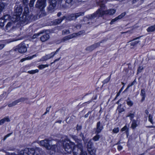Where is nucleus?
Listing matches in <instances>:
<instances>
[{"label": "nucleus", "instance_id": "1", "mask_svg": "<svg viewBox=\"0 0 155 155\" xmlns=\"http://www.w3.org/2000/svg\"><path fill=\"white\" fill-rule=\"evenodd\" d=\"M63 147L65 150L68 153H70L73 151L74 155H87L85 151L82 150L81 145L79 143L77 146H74V143L69 140H67L63 143Z\"/></svg>", "mask_w": 155, "mask_h": 155}, {"label": "nucleus", "instance_id": "2", "mask_svg": "<svg viewBox=\"0 0 155 155\" xmlns=\"http://www.w3.org/2000/svg\"><path fill=\"white\" fill-rule=\"evenodd\" d=\"M107 0H103V1L104 3L102 4L101 3L100 4L101 8L100 9L98 10L96 13L92 15V16L94 17L102 16L104 15H114L116 12V10L115 9H111L106 11H104V3L106 2Z\"/></svg>", "mask_w": 155, "mask_h": 155}, {"label": "nucleus", "instance_id": "3", "mask_svg": "<svg viewBox=\"0 0 155 155\" xmlns=\"http://www.w3.org/2000/svg\"><path fill=\"white\" fill-rule=\"evenodd\" d=\"M51 142L47 139L41 140L39 143V144L41 146H45L47 149L48 150L51 149L54 151L55 150L54 148H55L56 146L55 145L51 146Z\"/></svg>", "mask_w": 155, "mask_h": 155}, {"label": "nucleus", "instance_id": "4", "mask_svg": "<svg viewBox=\"0 0 155 155\" xmlns=\"http://www.w3.org/2000/svg\"><path fill=\"white\" fill-rule=\"evenodd\" d=\"M22 9L21 8H18L15 10V13L11 20L13 22L18 21L20 19V16L21 14Z\"/></svg>", "mask_w": 155, "mask_h": 155}, {"label": "nucleus", "instance_id": "5", "mask_svg": "<svg viewBox=\"0 0 155 155\" xmlns=\"http://www.w3.org/2000/svg\"><path fill=\"white\" fill-rule=\"evenodd\" d=\"M18 50L20 53H23L27 51V48L24 43H21L19 44L17 47Z\"/></svg>", "mask_w": 155, "mask_h": 155}, {"label": "nucleus", "instance_id": "6", "mask_svg": "<svg viewBox=\"0 0 155 155\" xmlns=\"http://www.w3.org/2000/svg\"><path fill=\"white\" fill-rule=\"evenodd\" d=\"M56 52H53L49 54L43 56L40 59L41 61H46L52 58L55 55Z\"/></svg>", "mask_w": 155, "mask_h": 155}, {"label": "nucleus", "instance_id": "7", "mask_svg": "<svg viewBox=\"0 0 155 155\" xmlns=\"http://www.w3.org/2000/svg\"><path fill=\"white\" fill-rule=\"evenodd\" d=\"M80 35V34L79 33H73L71 35H69L64 37L63 40V41H65L73 38L76 37Z\"/></svg>", "mask_w": 155, "mask_h": 155}, {"label": "nucleus", "instance_id": "8", "mask_svg": "<svg viewBox=\"0 0 155 155\" xmlns=\"http://www.w3.org/2000/svg\"><path fill=\"white\" fill-rule=\"evenodd\" d=\"M45 1L46 0H38L36 5V6L40 8L45 7L46 6Z\"/></svg>", "mask_w": 155, "mask_h": 155}, {"label": "nucleus", "instance_id": "9", "mask_svg": "<svg viewBox=\"0 0 155 155\" xmlns=\"http://www.w3.org/2000/svg\"><path fill=\"white\" fill-rule=\"evenodd\" d=\"M26 100V99L24 98H21L18 99L14 102H13L12 103L8 105V106L10 107H11L13 106H15L17 104L23 102Z\"/></svg>", "mask_w": 155, "mask_h": 155}, {"label": "nucleus", "instance_id": "10", "mask_svg": "<svg viewBox=\"0 0 155 155\" xmlns=\"http://www.w3.org/2000/svg\"><path fill=\"white\" fill-rule=\"evenodd\" d=\"M24 153H27L28 155H34L35 151L33 149H25L24 151Z\"/></svg>", "mask_w": 155, "mask_h": 155}, {"label": "nucleus", "instance_id": "11", "mask_svg": "<svg viewBox=\"0 0 155 155\" xmlns=\"http://www.w3.org/2000/svg\"><path fill=\"white\" fill-rule=\"evenodd\" d=\"M141 37H139L134 39V40L130 43L131 45L134 46L139 43L140 42V39Z\"/></svg>", "mask_w": 155, "mask_h": 155}, {"label": "nucleus", "instance_id": "12", "mask_svg": "<svg viewBox=\"0 0 155 155\" xmlns=\"http://www.w3.org/2000/svg\"><path fill=\"white\" fill-rule=\"evenodd\" d=\"M84 13H77L75 14H72L71 15V18L70 19L71 20H74L78 16L80 15H84Z\"/></svg>", "mask_w": 155, "mask_h": 155}, {"label": "nucleus", "instance_id": "13", "mask_svg": "<svg viewBox=\"0 0 155 155\" xmlns=\"http://www.w3.org/2000/svg\"><path fill=\"white\" fill-rule=\"evenodd\" d=\"M49 38V35L48 34H45L41 37V40L42 41H45Z\"/></svg>", "mask_w": 155, "mask_h": 155}, {"label": "nucleus", "instance_id": "14", "mask_svg": "<svg viewBox=\"0 0 155 155\" xmlns=\"http://www.w3.org/2000/svg\"><path fill=\"white\" fill-rule=\"evenodd\" d=\"M99 46V44L98 43H96L90 47H88L87 49L88 50L92 51L94 49V48L98 47Z\"/></svg>", "mask_w": 155, "mask_h": 155}, {"label": "nucleus", "instance_id": "15", "mask_svg": "<svg viewBox=\"0 0 155 155\" xmlns=\"http://www.w3.org/2000/svg\"><path fill=\"white\" fill-rule=\"evenodd\" d=\"M10 120L7 117H6L0 120V125L3 124L5 122H9Z\"/></svg>", "mask_w": 155, "mask_h": 155}, {"label": "nucleus", "instance_id": "16", "mask_svg": "<svg viewBox=\"0 0 155 155\" xmlns=\"http://www.w3.org/2000/svg\"><path fill=\"white\" fill-rule=\"evenodd\" d=\"M148 32H153L155 31V25L149 27L147 29Z\"/></svg>", "mask_w": 155, "mask_h": 155}, {"label": "nucleus", "instance_id": "17", "mask_svg": "<svg viewBox=\"0 0 155 155\" xmlns=\"http://www.w3.org/2000/svg\"><path fill=\"white\" fill-rule=\"evenodd\" d=\"M34 57V55H33L32 56H28L27 57L23 58L20 60V61L21 62H22L25 61L31 60Z\"/></svg>", "mask_w": 155, "mask_h": 155}, {"label": "nucleus", "instance_id": "18", "mask_svg": "<svg viewBox=\"0 0 155 155\" xmlns=\"http://www.w3.org/2000/svg\"><path fill=\"white\" fill-rule=\"evenodd\" d=\"M39 72V70L36 69L34 70H31L28 71V73L30 74H34L35 73H37Z\"/></svg>", "mask_w": 155, "mask_h": 155}, {"label": "nucleus", "instance_id": "19", "mask_svg": "<svg viewBox=\"0 0 155 155\" xmlns=\"http://www.w3.org/2000/svg\"><path fill=\"white\" fill-rule=\"evenodd\" d=\"M128 128L126 125H125L124 127L120 130L121 131L124 132L125 131L127 133H128Z\"/></svg>", "mask_w": 155, "mask_h": 155}, {"label": "nucleus", "instance_id": "20", "mask_svg": "<svg viewBox=\"0 0 155 155\" xmlns=\"http://www.w3.org/2000/svg\"><path fill=\"white\" fill-rule=\"evenodd\" d=\"M137 121L135 120H133L132 122L131 127L133 129H134L137 127Z\"/></svg>", "mask_w": 155, "mask_h": 155}, {"label": "nucleus", "instance_id": "21", "mask_svg": "<svg viewBox=\"0 0 155 155\" xmlns=\"http://www.w3.org/2000/svg\"><path fill=\"white\" fill-rule=\"evenodd\" d=\"M48 64H41L39 65L38 67L39 69L40 70L42 69L48 67Z\"/></svg>", "mask_w": 155, "mask_h": 155}, {"label": "nucleus", "instance_id": "22", "mask_svg": "<svg viewBox=\"0 0 155 155\" xmlns=\"http://www.w3.org/2000/svg\"><path fill=\"white\" fill-rule=\"evenodd\" d=\"M141 95L142 97V101H143L145 98V91L144 90L142 89L141 91Z\"/></svg>", "mask_w": 155, "mask_h": 155}, {"label": "nucleus", "instance_id": "23", "mask_svg": "<svg viewBox=\"0 0 155 155\" xmlns=\"http://www.w3.org/2000/svg\"><path fill=\"white\" fill-rule=\"evenodd\" d=\"M127 104L130 107L132 106L133 104V101H131L129 98H128L127 100Z\"/></svg>", "mask_w": 155, "mask_h": 155}, {"label": "nucleus", "instance_id": "24", "mask_svg": "<svg viewBox=\"0 0 155 155\" xmlns=\"http://www.w3.org/2000/svg\"><path fill=\"white\" fill-rule=\"evenodd\" d=\"M55 3L56 2L55 1H54L53 2H50V6L51 9H53L54 7H55L56 5Z\"/></svg>", "mask_w": 155, "mask_h": 155}, {"label": "nucleus", "instance_id": "25", "mask_svg": "<svg viewBox=\"0 0 155 155\" xmlns=\"http://www.w3.org/2000/svg\"><path fill=\"white\" fill-rule=\"evenodd\" d=\"M5 22L4 19L2 18L0 19V26H2L4 25V22Z\"/></svg>", "mask_w": 155, "mask_h": 155}, {"label": "nucleus", "instance_id": "26", "mask_svg": "<svg viewBox=\"0 0 155 155\" xmlns=\"http://www.w3.org/2000/svg\"><path fill=\"white\" fill-rule=\"evenodd\" d=\"M119 131V128L118 127H115L113 130V132L114 133H117Z\"/></svg>", "mask_w": 155, "mask_h": 155}, {"label": "nucleus", "instance_id": "27", "mask_svg": "<svg viewBox=\"0 0 155 155\" xmlns=\"http://www.w3.org/2000/svg\"><path fill=\"white\" fill-rule=\"evenodd\" d=\"M28 13V7H25L24 9V15L25 16L27 15Z\"/></svg>", "mask_w": 155, "mask_h": 155}, {"label": "nucleus", "instance_id": "28", "mask_svg": "<svg viewBox=\"0 0 155 155\" xmlns=\"http://www.w3.org/2000/svg\"><path fill=\"white\" fill-rule=\"evenodd\" d=\"M88 148H89V149L88 150L89 152L90 153L91 155H94V152H93V150H92V151H90V148H91V145H90V146L89 147L88 144L87 145Z\"/></svg>", "mask_w": 155, "mask_h": 155}, {"label": "nucleus", "instance_id": "29", "mask_svg": "<svg viewBox=\"0 0 155 155\" xmlns=\"http://www.w3.org/2000/svg\"><path fill=\"white\" fill-rule=\"evenodd\" d=\"M125 15V13H123L121 14V15H119L117 17V18L118 20L120 19L121 18L123 17H124Z\"/></svg>", "mask_w": 155, "mask_h": 155}, {"label": "nucleus", "instance_id": "30", "mask_svg": "<svg viewBox=\"0 0 155 155\" xmlns=\"http://www.w3.org/2000/svg\"><path fill=\"white\" fill-rule=\"evenodd\" d=\"M125 15V13H123L121 14V15H119L117 17V18L118 20L120 19L121 18L123 17H124Z\"/></svg>", "mask_w": 155, "mask_h": 155}, {"label": "nucleus", "instance_id": "31", "mask_svg": "<svg viewBox=\"0 0 155 155\" xmlns=\"http://www.w3.org/2000/svg\"><path fill=\"white\" fill-rule=\"evenodd\" d=\"M2 18L4 19L5 21L9 19L10 18V16L8 15H5L4 17H2Z\"/></svg>", "mask_w": 155, "mask_h": 155}, {"label": "nucleus", "instance_id": "32", "mask_svg": "<svg viewBox=\"0 0 155 155\" xmlns=\"http://www.w3.org/2000/svg\"><path fill=\"white\" fill-rule=\"evenodd\" d=\"M97 127V129H96V132L97 134H98L102 130V127Z\"/></svg>", "mask_w": 155, "mask_h": 155}, {"label": "nucleus", "instance_id": "33", "mask_svg": "<svg viewBox=\"0 0 155 155\" xmlns=\"http://www.w3.org/2000/svg\"><path fill=\"white\" fill-rule=\"evenodd\" d=\"M100 138V136L98 135H97L95 136L93 138V139L94 141H97Z\"/></svg>", "mask_w": 155, "mask_h": 155}, {"label": "nucleus", "instance_id": "34", "mask_svg": "<svg viewBox=\"0 0 155 155\" xmlns=\"http://www.w3.org/2000/svg\"><path fill=\"white\" fill-rule=\"evenodd\" d=\"M127 117H129L130 118V119L131 120L134 117V115L133 114L130 113L128 114Z\"/></svg>", "mask_w": 155, "mask_h": 155}, {"label": "nucleus", "instance_id": "35", "mask_svg": "<svg viewBox=\"0 0 155 155\" xmlns=\"http://www.w3.org/2000/svg\"><path fill=\"white\" fill-rule=\"evenodd\" d=\"M152 118H153V117H152V116L151 115H150L149 116V117H148V119H149V121L152 124H153V120H152Z\"/></svg>", "mask_w": 155, "mask_h": 155}, {"label": "nucleus", "instance_id": "36", "mask_svg": "<svg viewBox=\"0 0 155 155\" xmlns=\"http://www.w3.org/2000/svg\"><path fill=\"white\" fill-rule=\"evenodd\" d=\"M117 20H118L117 19V17H116V18H115L114 19H112V20L111 21V22H110V24L112 25L114 23L115 21H117Z\"/></svg>", "mask_w": 155, "mask_h": 155}, {"label": "nucleus", "instance_id": "37", "mask_svg": "<svg viewBox=\"0 0 155 155\" xmlns=\"http://www.w3.org/2000/svg\"><path fill=\"white\" fill-rule=\"evenodd\" d=\"M70 33L68 30H64L62 31V34L64 35L68 34Z\"/></svg>", "mask_w": 155, "mask_h": 155}, {"label": "nucleus", "instance_id": "38", "mask_svg": "<svg viewBox=\"0 0 155 155\" xmlns=\"http://www.w3.org/2000/svg\"><path fill=\"white\" fill-rule=\"evenodd\" d=\"M35 0H31L29 5L30 7H32L34 3V2Z\"/></svg>", "mask_w": 155, "mask_h": 155}, {"label": "nucleus", "instance_id": "39", "mask_svg": "<svg viewBox=\"0 0 155 155\" xmlns=\"http://www.w3.org/2000/svg\"><path fill=\"white\" fill-rule=\"evenodd\" d=\"M4 5L3 3H2L0 6V12L2 11V9L4 8Z\"/></svg>", "mask_w": 155, "mask_h": 155}, {"label": "nucleus", "instance_id": "40", "mask_svg": "<svg viewBox=\"0 0 155 155\" xmlns=\"http://www.w3.org/2000/svg\"><path fill=\"white\" fill-rule=\"evenodd\" d=\"M11 134H9L5 136L4 139V140H5L7 137H9L11 135Z\"/></svg>", "mask_w": 155, "mask_h": 155}, {"label": "nucleus", "instance_id": "41", "mask_svg": "<svg viewBox=\"0 0 155 155\" xmlns=\"http://www.w3.org/2000/svg\"><path fill=\"white\" fill-rule=\"evenodd\" d=\"M12 25V23L11 22H9L6 25V27L7 28H8L10 27Z\"/></svg>", "mask_w": 155, "mask_h": 155}, {"label": "nucleus", "instance_id": "42", "mask_svg": "<svg viewBox=\"0 0 155 155\" xmlns=\"http://www.w3.org/2000/svg\"><path fill=\"white\" fill-rule=\"evenodd\" d=\"M122 149V146H121L120 145H119L118 146L117 149L119 150L120 151V150H121Z\"/></svg>", "mask_w": 155, "mask_h": 155}, {"label": "nucleus", "instance_id": "43", "mask_svg": "<svg viewBox=\"0 0 155 155\" xmlns=\"http://www.w3.org/2000/svg\"><path fill=\"white\" fill-rule=\"evenodd\" d=\"M39 35V34H35L33 35V38H36Z\"/></svg>", "mask_w": 155, "mask_h": 155}, {"label": "nucleus", "instance_id": "44", "mask_svg": "<svg viewBox=\"0 0 155 155\" xmlns=\"http://www.w3.org/2000/svg\"><path fill=\"white\" fill-rule=\"evenodd\" d=\"M118 111L119 113H121L124 111V109L123 108H122L121 109H119V108L118 107Z\"/></svg>", "mask_w": 155, "mask_h": 155}, {"label": "nucleus", "instance_id": "45", "mask_svg": "<svg viewBox=\"0 0 155 155\" xmlns=\"http://www.w3.org/2000/svg\"><path fill=\"white\" fill-rule=\"evenodd\" d=\"M5 45L4 44H2L0 45V50L2 49L4 47Z\"/></svg>", "mask_w": 155, "mask_h": 155}, {"label": "nucleus", "instance_id": "46", "mask_svg": "<svg viewBox=\"0 0 155 155\" xmlns=\"http://www.w3.org/2000/svg\"><path fill=\"white\" fill-rule=\"evenodd\" d=\"M5 45L4 44H2L0 45V50L2 49L4 47Z\"/></svg>", "mask_w": 155, "mask_h": 155}, {"label": "nucleus", "instance_id": "47", "mask_svg": "<svg viewBox=\"0 0 155 155\" xmlns=\"http://www.w3.org/2000/svg\"><path fill=\"white\" fill-rule=\"evenodd\" d=\"M142 69H143V68L140 67L138 68V71L139 72H141V70Z\"/></svg>", "mask_w": 155, "mask_h": 155}, {"label": "nucleus", "instance_id": "48", "mask_svg": "<svg viewBox=\"0 0 155 155\" xmlns=\"http://www.w3.org/2000/svg\"><path fill=\"white\" fill-rule=\"evenodd\" d=\"M50 109V107H48L47 108L46 111L45 112V114H46L47 112H48Z\"/></svg>", "mask_w": 155, "mask_h": 155}, {"label": "nucleus", "instance_id": "49", "mask_svg": "<svg viewBox=\"0 0 155 155\" xmlns=\"http://www.w3.org/2000/svg\"><path fill=\"white\" fill-rule=\"evenodd\" d=\"M57 21H58L57 22V24H59V23H60L61 21H62V20H59V19H58V20H57Z\"/></svg>", "mask_w": 155, "mask_h": 155}, {"label": "nucleus", "instance_id": "50", "mask_svg": "<svg viewBox=\"0 0 155 155\" xmlns=\"http://www.w3.org/2000/svg\"><path fill=\"white\" fill-rule=\"evenodd\" d=\"M97 127H101L100 126V122H98L97 124Z\"/></svg>", "mask_w": 155, "mask_h": 155}, {"label": "nucleus", "instance_id": "51", "mask_svg": "<svg viewBox=\"0 0 155 155\" xmlns=\"http://www.w3.org/2000/svg\"><path fill=\"white\" fill-rule=\"evenodd\" d=\"M60 58H58V59H55V60L54 61V62H56V61H58L60 60Z\"/></svg>", "mask_w": 155, "mask_h": 155}, {"label": "nucleus", "instance_id": "52", "mask_svg": "<svg viewBox=\"0 0 155 155\" xmlns=\"http://www.w3.org/2000/svg\"><path fill=\"white\" fill-rule=\"evenodd\" d=\"M148 127V128H152V127H153V128H155V127L154 126H148L147 127Z\"/></svg>", "mask_w": 155, "mask_h": 155}, {"label": "nucleus", "instance_id": "53", "mask_svg": "<svg viewBox=\"0 0 155 155\" xmlns=\"http://www.w3.org/2000/svg\"><path fill=\"white\" fill-rule=\"evenodd\" d=\"M28 0H23V3L25 4L27 3Z\"/></svg>", "mask_w": 155, "mask_h": 155}, {"label": "nucleus", "instance_id": "54", "mask_svg": "<svg viewBox=\"0 0 155 155\" xmlns=\"http://www.w3.org/2000/svg\"><path fill=\"white\" fill-rule=\"evenodd\" d=\"M66 0V2H67V3H69L71 1V0H69V1H67V0Z\"/></svg>", "mask_w": 155, "mask_h": 155}, {"label": "nucleus", "instance_id": "55", "mask_svg": "<svg viewBox=\"0 0 155 155\" xmlns=\"http://www.w3.org/2000/svg\"><path fill=\"white\" fill-rule=\"evenodd\" d=\"M58 16H60V13H58Z\"/></svg>", "mask_w": 155, "mask_h": 155}, {"label": "nucleus", "instance_id": "56", "mask_svg": "<svg viewBox=\"0 0 155 155\" xmlns=\"http://www.w3.org/2000/svg\"><path fill=\"white\" fill-rule=\"evenodd\" d=\"M61 121H58V123H61Z\"/></svg>", "mask_w": 155, "mask_h": 155}, {"label": "nucleus", "instance_id": "57", "mask_svg": "<svg viewBox=\"0 0 155 155\" xmlns=\"http://www.w3.org/2000/svg\"><path fill=\"white\" fill-rule=\"evenodd\" d=\"M54 63V62H52V63H51V64H52L53 63Z\"/></svg>", "mask_w": 155, "mask_h": 155}, {"label": "nucleus", "instance_id": "58", "mask_svg": "<svg viewBox=\"0 0 155 155\" xmlns=\"http://www.w3.org/2000/svg\"><path fill=\"white\" fill-rule=\"evenodd\" d=\"M83 140L84 141V139L83 138Z\"/></svg>", "mask_w": 155, "mask_h": 155}, {"label": "nucleus", "instance_id": "59", "mask_svg": "<svg viewBox=\"0 0 155 155\" xmlns=\"http://www.w3.org/2000/svg\"><path fill=\"white\" fill-rule=\"evenodd\" d=\"M39 35L40 34V33H39ZM40 34H41V33H40Z\"/></svg>", "mask_w": 155, "mask_h": 155}]
</instances>
